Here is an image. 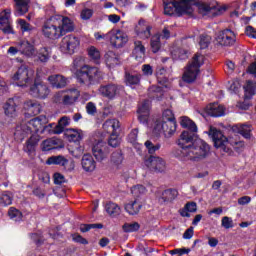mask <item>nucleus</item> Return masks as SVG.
Listing matches in <instances>:
<instances>
[{
	"instance_id": "nucleus-1",
	"label": "nucleus",
	"mask_w": 256,
	"mask_h": 256,
	"mask_svg": "<svg viewBox=\"0 0 256 256\" xmlns=\"http://www.w3.org/2000/svg\"><path fill=\"white\" fill-rule=\"evenodd\" d=\"M180 125L184 129L178 139V145L181 149H176L173 151L174 157L180 159V161H203L209 157L211 148L207 143L197 138V124L193 122L189 117H180Z\"/></svg>"
},
{
	"instance_id": "nucleus-2",
	"label": "nucleus",
	"mask_w": 256,
	"mask_h": 256,
	"mask_svg": "<svg viewBox=\"0 0 256 256\" xmlns=\"http://www.w3.org/2000/svg\"><path fill=\"white\" fill-rule=\"evenodd\" d=\"M74 29L75 25L71 18L65 16H52L44 22L42 26V35L46 37V39L57 41V39H61L63 35L71 33Z\"/></svg>"
},
{
	"instance_id": "nucleus-3",
	"label": "nucleus",
	"mask_w": 256,
	"mask_h": 256,
	"mask_svg": "<svg viewBox=\"0 0 256 256\" xmlns=\"http://www.w3.org/2000/svg\"><path fill=\"white\" fill-rule=\"evenodd\" d=\"M208 135L211 137L214 147L220 149V151H223L224 153H231V147L238 153H241V151L245 149V142L238 140L237 136L227 138L223 135L221 130H218L213 126L210 127Z\"/></svg>"
},
{
	"instance_id": "nucleus-4",
	"label": "nucleus",
	"mask_w": 256,
	"mask_h": 256,
	"mask_svg": "<svg viewBox=\"0 0 256 256\" xmlns=\"http://www.w3.org/2000/svg\"><path fill=\"white\" fill-rule=\"evenodd\" d=\"M81 63H83V59L81 58H76L74 60V67H80V69L75 72L78 83L85 85L86 87L97 85V83L103 79V71L95 66H81Z\"/></svg>"
},
{
	"instance_id": "nucleus-5",
	"label": "nucleus",
	"mask_w": 256,
	"mask_h": 256,
	"mask_svg": "<svg viewBox=\"0 0 256 256\" xmlns=\"http://www.w3.org/2000/svg\"><path fill=\"white\" fill-rule=\"evenodd\" d=\"M195 0H178L167 2L164 0V13L165 15H189L193 13V6Z\"/></svg>"
},
{
	"instance_id": "nucleus-6",
	"label": "nucleus",
	"mask_w": 256,
	"mask_h": 256,
	"mask_svg": "<svg viewBox=\"0 0 256 256\" xmlns=\"http://www.w3.org/2000/svg\"><path fill=\"white\" fill-rule=\"evenodd\" d=\"M204 63L205 56H203V54L196 53L184 71L182 77L183 81H185V83H193V81L197 79V75H199V69Z\"/></svg>"
},
{
	"instance_id": "nucleus-7",
	"label": "nucleus",
	"mask_w": 256,
	"mask_h": 256,
	"mask_svg": "<svg viewBox=\"0 0 256 256\" xmlns=\"http://www.w3.org/2000/svg\"><path fill=\"white\" fill-rule=\"evenodd\" d=\"M33 77H35V71L23 65L18 68L12 79L18 87H27V85L32 83Z\"/></svg>"
},
{
	"instance_id": "nucleus-8",
	"label": "nucleus",
	"mask_w": 256,
	"mask_h": 256,
	"mask_svg": "<svg viewBox=\"0 0 256 256\" xmlns=\"http://www.w3.org/2000/svg\"><path fill=\"white\" fill-rule=\"evenodd\" d=\"M80 45L81 40L77 36L66 35L60 42V51L65 55H74V53H77Z\"/></svg>"
},
{
	"instance_id": "nucleus-9",
	"label": "nucleus",
	"mask_w": 256,
	"mask_h": 256,
	"mask_svg": "<svg viewBox=\"0 0 256 256\" xmlns=\"http://www.w3.org/2000/svg\"><path fill=\"white\" fill-rule=\"evenodd\" d=\"M177 131L176 121H156L153 127L154 135L164 134L165 137H171Z\"/></svg>"
},
{
	"instance_id": "nucleus-10",
	"label": "nucleus",
	"mask_w": 256,
	"mask_h": 256,
	"mask_svg": "<svg viewBox=\"0 0 256 256\" xmlns=\"http://www.w3.org/2000/svg\"><path fill=\"white\" fill-rule=\"evenodd\" d=\"M107 36L110 45L115 47V49H121L129 42V36L122 30H110Z\"/></svg>"
},
{
	"instance_id": "nucleus-11",
	"label": "nucleus",
	"mask_w": 256,
	"mask_h": 256,
	"mask_svg": "<svg viewBox=\"0 0 256 256\" xmlns=\"http://www.w3.org/2000/svg\"><path fill=\"white\" fill-rule=\"evenodd\" d=\"M216 41L218 45L231 47V45H235L237 35L231 29H225L217 34Z\"/></svg>"
},
{
	"instance_id": "nucleus-12",
	"label": "nucleus",
	"mask_w": 256,
	"mask_h": 256,
	"mask_svg": "<svg viewBox=\"0 0 256 256\" xmlns=\"http://www.w3.org/2000/svg\"><path fill=\"white\" fill-rule=\"evenodd\" d=\"M29 93L32 97H36L37 99H47V97H49L50 90L47 85L39 81V78H36L34 85L30 87Z\"/></svg>"
},
{
	"instance_id": "nucleus-13",
	"label": "nucleus",
	"mask_w": 256,
	"mask_h": 256,
	"mask_svg": "<svg viewBox=\"0 0 256 256\" xmlns=\"http://www.w3.org/2000/svg\"><path fill=\"white\" fill-rule=\"evenodd\" d=\"M144 163L150 171H156L157 173H163L167 167L165 160L159 156H150Z\"/></svg>"
},
{
	"instance_id": "nucleus-14",
	"label": "nucleus",
	"mask_w": 256,
	"mask_h": 256,
	"mask_svg": "<svg viewBox=\"0 0 256 256\" xmlns=\"http://www.w3.org/2000/svg\"><path fill=\"white\" fill-rule=\"evenodd\" d=\"M48 121L49 120H47V116L45 115L38 116L28 121L26 125L29 129L30 135L32 133H39V131L45 128V125H47Z\"/></svg>"
},
{
	"instance_id": "nucleus-15",
	"label": "nucleus",
	"mask_w": 256,
	"mask_h": 256,
	"mask_svg": "<svg viewBox=\"0 0 256 256\" xmlns=\"http://www.w3.org/2000/svg\"><path fill=\"white\" fill-rule=\"evenodd\" d=\"M170 33L167 28H165L162 31V34H155L151 37L150 40V47L153 53H158V51L161 49V44L165 39H169Z\"/></svg>"
},
{
	"instance_id": "nucleus-16",
	"label": "nucleus",
	"mask_w": 256,
	"mask_h": 256,
	"mask_svg": "<svg viewBox=\"0 0 256 256\" xmlns=\"http://www.w3.org/2000/svg\"><path fill=\"white\" fill-rule=\"evenodd\" d=\"M120 91H121V88L115 84H108V85L101 86L99 88V93L103 97H107V99H115V97L119 95Z\"/></svg>"
},
{
	"instance_id": "nucleus-17",
	"label": "nucleus",
	"mask_w": 256,
	"mask_h": 256,
	"mask_svg": "<svg viewBox=\"0 0 256 256\" xmlns=\"http://www.w3.org/2000/svg\"><path fill=\"white\" fill-rule=\"evenodd\" d=\"M0 29L4 33H12L13 29L11 28V10L6 9L0 14Z\"/></svg>"
},
{
	"instance_id": "nucleus-18",
	"label": "nucleus",
	"mask_w": 256,
	"mask_h": 256,
	"mask_svg": "<svg viewBox=\"0 0 256 256\" xmlns=\"http://www.w3.org/2000/svg\"><path fill=\"white\" fill-rule=\"evenodd\" d=\"M69 123H71V118L69 116H63L59 119L58 124H50L49 126H46L44 129H52V133L54 135H61L63 131H65V127H68Z\"/></svg>"
},
{
	"instance_id": "nucleus-19",
	"label": "nucleus",
	"mask_w": 256,
	"mask_h": 256,
	"mask_svg": "<svg viewBox=\"0 0 256 256\" xmlns=\"http://www.w3.org/2000/svg\"><path fill=\"white\" fill-rule=\"evenodd\" d=\"M135 33L138 39H149L151 37V26L140 20L135 27Z\"/></svg>"
},
{
	"instance_id": "nucleus-20",
	"label": "nucleus",
	"mask_w": 256,
	"mask_h": 256,
	"mask_svg": "<svg viewBox=\"0 0 256 256\" xmlns=\"http://www.w3.org/2000/svg\"><path fill=\"white\" fill-rule=\"evenodd\" d=\"M149 111H151V101L146 100L138 106V119L140 123H148Z\"/></svg>"
},
{
	"instance_id": "nucleus-21",
	"label": "nucleus",
	"mask_w": 256,
	"mask_h": 256,
	"mask_svg": "<svg viewBox=\"0 0 256 256\" xmlns=\"http://www.w3.org/2000/svg\"><path fill=\"white\" fill-rule=\"evenodd\" d=\"M48 83L56 89H63V87H67L69 84V78L61 74H54L48 77Z\"/></svg>"
},
{
	"instance_id": "nucleus-22",
	"label": "nucleus",
	"mask_w": 256,
	"mask_h": 256,
	"mask_svg": "<svg viewBox=\"0 0 256 256\" xmlns=\"http://www.w3.org/2000/svg\"><path fill=\"white\" fill-rule=\"evenodd\" d=\"M35 51V46H33V44H31L29 41L23 40L19 43V53L24 55V57L33 59V57H35Z\"/></svg>"
},
{
	"instance_id": "nucleus-23",
	"label": "nucleus",
	"mask_w": 256,
	"mask_h": 256,
	"mask_svg": "<svg viewBox=\"0 0 256 256\" xmlns=\"http://www.w3.org/2000/svg\"><path fill=\"white\" fill-rule=\"evenodd\" d=\"M207 115L210 117H223L225 115V106L219 103H212L206 107Z\"/></svg>"
},
{
	"instance_id": "nucleus-24",
	"label": "nucleus",
	"mask_w": 256,
	"mask_h": 256,
	"mask_svg": "<svg viewBox=\"0 0 256 256\" xmlns=\"http://www.w3.org/2000/svg\"><path fill=\"white\" fill-rule=\"evenodd\" d=\"M3 109L4 114L8 119H14V117H17V103H15V99H8L3 106Z\"/></svg>"
},
{
	"instance_id": "nucleus-25",
	"label": "nucleus",
	"mask_w": 256,
	"mask_h": 256,
	"mask_svg": "<svg viewBox=\"0 0 256 256\" xmlns=\"http://www.w3.org/2000/svg\"><path fill=\"white\" fill-rule=\"evenodd\" d=\"M120 128H121V124L117 119L106 120L103 124L104 131H106V133H109L110 135H115L119 133Z\"/></svg>"
},
{
	"instance_id": "nucleus-26",
	"label": "nucleus",
	"mask_w": 256,
	"mask_h": 256,
	"mask_svg": "<svg viewBox=\"0 0 256 256\" xmlns=\"http://www.w3.org/2000/svg\"><path fill=\"white\" fill-rule=\"evenodd\" d=\"M27 135H31V132H29V128L27 126V122H22L16 126L14 137L17 141H23Z\"/></svg>"
},
{
	"instance_id": "nucleus-27",
	"label": "nucleus",
	"mask_w": 256,
	"mask_h": 256,
	"mask_svg": "<svg viewBox=\"0 0 256 256\" xmlns=\"http://www.w3.org/2000/svg\"><path fill=\"white\" fill-rule=\"evenodd\" d=\"M24 109L27 115H39L41 113V104L35 100H29L24 103Z\"/></svg>"
},
{
	"instance_id": "nucleus-28",
	"label": "nucleus",
	"mask_w": 256,
	"mask_h": 256,
	"mask_svg": "<svg viewBox=\"0 0 256 256\" xmlns=\"http://www.w3.org/2000/svg\"><path fill=\"white\" fill-rule=\"evenodd\" d=\"M79 90L77 89H71L66 92V94L63 96L62 103L63 105H73L77 102V99H79Z\"/></svg>"
},
{
	"instance_id": "nucleus-29",
	"label": "nucleus",
	"mask_w": 256,
	"mask_h": 256,
	"mask_svg": "<svg viewBox=\"0 0 256 256\" xmlns=\"http://www.w3.org/2000/svg\"><path fill=\"white\" fill-rule=\"evenodd\" d=\"M103 147H105V142L100 140L92 148L93 155L97 161H103V159L107 158V153L103 151Z\"/></svg>"
},
{
	"instance_id": "nucleus-30",
	"label": "nucleus",
	"mask_w": 256,
	"mask_h": 256,
	"mask_svg": "<svg viewBox=\"0 0 256 256\" xmlns=\"http://www.w3.org/2000/svg\"><path fill=\"white\" fill-rule=\"evenodd\" d=\"M97 167V164L95 163V159H93V156L91 154H85L82 157V168L84 171L92 172L95 171V168Z\"/></svg>"
},
{
	"instance_id": "nucleus-31",
	"label": "nucleus",
	"mask_w": 256,
	"mask_h": 256,
	"mask_svg": "<svg viewBox=\"0 0 256 256\" xmlns=\"http://www.w3.org/2000/svg\"><path fill=\"white\" fill-rule=\"evenodd\" d=\"M143 204L138 200H133L124 205V209L128 215H137L141 211Z\"/></svg>"
},
{
	"instance_id": "nucleus-32",
	"label": "nucleus",
	"mask_w": 256,
	"mask_h": 256,
	"mask_svg": "<svg viewBox=\"0 0 256 256\" xmlns=\"http://www.w3.org/2000/svg\"><path fill=\"white\" fill-rule=\"evenodd\" d=\"M133 55L136 61H143L145 59V46L142 41L135 40Z\"/></svg>"
},
{
	"instance_id": "nucleus-33",
	"label": "nucleus",
	"mask_w": 256,
	"mask_h": 256,
	"mask_svg": "<svg viewBox=\"0 0 256 256\" xmlns=\"http://www.w3.org/2000/svg\"><path fill=\"white\" fill-rule=\"evenodd\" d=\"M225 10V8H223ZM222 8L216 2L210 4H201L199 6V11L203 15H209V13H216V11H221Z\"/></svg>"
},
{
	"instance_id": "nucleus-34",
	"label": "nucleus",
	"mask_w": 256,
	"mask_h": 256,
	"mask_svg": "<svg viewBox=\"0 0 256 256\" xmlns=\"http://www.w3.org/2000/svg\"><path fill=\"white\" fill-rule=\"evenodd\" d=\"M39 143V135L33 134L30 139L26 142V145L24 147V151H26L29 155L35 154V147H37V144Z\"/></svg>"
},
{
	"instance_id": "nucleus-35",
	"label": "nucleus",
	"mask_w": 256,
	"mask_h": 256,
	"mask_svg": "<svg viewBox=\"0 0 256 256\" xmlns=\"http://www.w3.org/2000/svg\"><path fill=\"white\" fill-rule=\"evenodd\" d=\"M49 57H51L49 49L44 47L40 48L38 51L36 50L32 59H34V61H40V63H47L49 61Z\"/></svg>"
},
{
	"instance_id": "nucleus-36",
	"label": "nucleus",
	"mask_w": 256,
	"mask_h": 256,
	"mask_svg": "<svg viewBox=\"0 0 256 256\" xmlns=\"http://www.w3.org/2000/svg\"><path fill=\"white\" fill-rule=\"evenodd\" d=\"M61 143L60 139L57 138H49L42 142L41 149L42 151H51L52 149H57Z\"/></svg>"
},
{
	"instance_id": "nucleus-37",
	"label": "nucleus",
	"mask_w": 256,
	"mask_h": 256,
	"mask_svg": "<svg viewBox=\"0 0 256 256\" xmlns=\"http://www.w3.org/2000/svg\"><path fill=\"white\" fill-rule=\"evenodd\" d=\"M64 135L65 137L68 138V141H73L74 143L77 141H81V139H83V134L81 130L77 129H67Z\"/></svg>"
},
{
	"instance_id": "nucleus-38",
	"label": "nucleus",
	"mask_w": 256,
	"mask_h": 256,
	"mask_svg": "<svg viewBox=\"0 0 256 256\" xmlns=\"http://www.w3.org/2000/svg\"><path fill=\"white\" fill-rule=\"evenodd\" d=\"M105 211L110 215V217H117L121 215V207L115 202H107L105 205Z\"/></svg>"
},
{
	"instance_id": "nucleus-39",
	"label": "nucleus",
	"mask_w": 256,
	"mask_h": 256,
	"mask_svg": "<svg viewBox=\"0 0 256 256\" xmlns=\"http://www.w3.org/2000/svg\"><path fill=\"white\" fill-rule=\"evenodd\" d=\"M16 3V14L21 16L29 11L30 0H14Z\"/></svg>"
},
{
	"instance_id": "nucleus-40",
	"label": "nucleus",
	"mask_w": 256,
	"mask_h": 256,
	"mask_svg": "<svg viewBox=\"0 0 256 256\" xmlns=\"http://www.w3.org/2000/svg\"><path fill=\"white\" fill-rule=\"evenodd\" d=\"M87 53L89 59H91L94 63L101 62V51L97 49L95 46H90L87 48Z\"/></svg>"
},
{
	"instance_id": "nucleus-41",
	"label": "nucleus",
	"mask_w": 256,
	"mask_h": 256,
	"mask_svg": "<svg viewBox=\"0 0 256 256\" xmlns=\"http://www.w3.org/2000/svg\"><path fill=\"white\" fill-rule=\"evenodd\" d=\"M105 60L108 67H115V65H119V56H117L113 51L106 53Z\"/></svg>"
},
{
	"instance_id": "nucleus-42",
	"label": "nucleus",
	"mask_w": 256,
	"mask_h": 256,
	"mask_svg": "<svg viewBox=\"0 0 256 256\" xmlns=\"http://www.w3.org/2000/svg\"><path fill=\"white\" fill-rule=\"evenodd\" d=\"M244 91H245V99H251L253 95L256 93V83L248 80L246 82V85L244 86Z\"/></svg>"
},
{
	"instance_id": "nucleus-43",
	"label": "nucleus",
	"mask_w": 256,
	"mask_h": 256,
	"mask_svg": "<svg viewBox=\"0 0 256 256\" xmlns=\"http://www.w3.org/2000/svg\"><path fill=\"white\" fill-rule=\"evenodd\" d=\"M125 81L126 85H129V87H133V85H139L141 82V74H125Z\"/></svg>"
},
{
	"instance_id": "nucleus-44",
	"label": "nucleus",
	"mask_w": 256,
	"mask_h": 256,
	"mask_svg": "<svg viewBox=\"0 0 256 256\" xmlns=\"http://www.w3.org/2000/svg\"><path fill=\"white\" fill-rule=\"evenodd\" d=\"M47 165H62L65 167L67 165V159L63 156H51L46 161Z\"/></svg>"
},
{
	"instance_id": "nucleus-45",
	"label": "nucleus",
	"mask_w": 256,
	"mask_h": 256,
	"mask_svg": "<svg viewBox=\"0 0 256 256\" xmlns=\"http://www.w3.org/2000/svg\"><path fill=\"white\" fill-rule=\"evenodd\" d=\"M178 195L179 192L177 189H167L162 193V199H164V201H175Z\"/></svg>"
},
{
	"instance_id": "nucleus-46",
	"label": "nucleus",
	"mask_w": 256,
	"mask_h": 256,
	"mask_svg": "<svg viewBox=\"0 0 256 256\" xmlns=\"http://www.w3.org/2000/svg\"><path fill=\"white\" fill-rule=\"evenodd\" d=\"M140 225L137 222H132V223H125L122 226V229L125 233H133L135 231H139Z\"/></svg>"
},
{
	"instance_id": "nucleus-47",
	"label": "nucleus",
	"mask_w": 256,
	"mask_h": 256,
	"mask_svg": "<svg viewBox=\"0 0 256 256\" xmlns=\"http://www.w3.org/2000/svg\"><path fill=\"white\" fill-rule=\"evenodd\" d=\"M111 163L114 164L115 167H119V165L123 163V154L121 153V151H116L112 153Z\"/></svg>"
},
{
	"instance_id": "nucleus-48",
	"label": "nucleus",
	"mask_w": 256,
	"mask_h": 256,
	"mask_svg": "<svg viewBox=\"0 0 256 256\" xmlns=\"http://www.w3.org/2000/svg\"><path fill=\"white\" fill-rule=\"evenodd\" d=\"M131 193L134 197H141L147 193V188L143 185H136L131 188Z\"/></svg>"
},
{
	"instance_id": "nucleus-49",
	"label": "nucleus",
	"mask_w": 256,
	"mask_h": 256,
	"mask_svg": "<svg viewBox=\"0 0 256 256\" xmlns=\"http://www.w3.org/2000/svg\"><path fill=\"white\" fill-rule=\"evenodd\" d=\"M8 215L10 219H13V221H22L23 220V214L21 211L15 209V208H10L8 211Z\"/></svg>"
},
{
	"instance_id": "nucleus-50",
	"label": "nucleus",
	"mask_w": 256,
	"mask_h": 256,
	"mask_svg": "<svg viewBox=\"0 0 256 256\" xmlns=\"http://www.w3.org/2000/svg\"><path fill=\"white\" fill-rule=\"evenodd\" d=\"M238 133H240V135L244 136L245 139H249V137H251V126H249L247 124H241L238 127Z\"/></svg>"
},
{
	"instance_id": "nucleus-51",
	"label": "nucleus",
	"mask_w": 256,
	"mask_h": 256,
	"mask_svg": "<svg viewBox=\"0 0 256 256\" xmlns=\"http://www.w3.org/2000/svg\"><path fill=\"white\" fill-rule=\"evenodd\" d=\"M144 145L150 155H153V153H156V151H159L161 149L160 144H154L151 142V140L146 141Z\"/></svg>"
},
{
	"instance_id": "nucleus-52",
	"label": "nucleus",
	"mask_w": 256,
	"mask_h": 256,
	"mask_svg": "<svg viewBox=\"0 0 256 256\" xmlns=\"http://www.w3.org/2000/svg\"><path fill=\"white\" fill-rule=\"evenodd\" d=\"M137 135H139V130L133 129L128 135V141L139 149V147H141V144L137 143Z\"/></svg>"
},
{
	"instance_id": "nucleus-53",
	"label": "nucleus",
	"mask_w": 256,
	"mask_h": 256,
	"mask_svg": "<svg viewBox=\"0 0 256 256\" xmlns=\"http://www.w3.org/2000/svg\"><path fill=\"white\" fill-rule=\"evenodd\" d=\"M13 203V197L8 192H5L0 196V205L3 207H7V205H11Z\"/></svg>"
},
{
	"instance_id": "nucleus-54",
	"label": "nucleus",
	"mask_w": 256,
	"mask_h": 256,
	"mask_svg": "<svg viewBox=\"0 0 256 256\" xmlns=\"http://www.w3.org/2000/svg\"><path fill=\"white\" fill-rule=\"evenodd\" d=\"M91 229H103V224H81L80 231L82 233H87V231H91Z\"/></svg>"
},
{
	"instance_id": "nucleus-55",
	"label": "nucleus",
	"mask_w": 256,
	"mask_h": 256,
	"mask_svg": "<svg viewBox=\"0 0 256 256\" xmlns=\"http://www.w3.org/2000/svg\"><path fill=\"white\" fill-rule=\"evenodd\" d=\"M156 77L158 80V83H167V70L165 68H160L156 72Z\"/></svg>"
},
{
	"instance_id": "nucleus-56",
	"label": "nucleus",
	"mask_w": 256,
	"mask_h": 256,
	"mask_svg": "<svg viewBox=\"0 0 256 256\" xmlns=\"http://www.w3.org/2000/svg\"><path fill=\"white\" fill-rule=\"evenodd\" d=\"M221 225L224 227V229H233L235 227L233 223V218L229 216H224L221 220Z\"/></svg>"
},
{
	"instance_id": "nucleus-57",
	"label": "nucleus",
	"mask_w": 256,
	"mask_h": 256,
	"mask_svg": "<svg viewBox=\"0 0 256 256\" xmlns=\"http://www.w3.org/2000/svg\"><path fill=\"white\" fill-rule=\"evenodd\" d=\"M210 43H211V36L209 35L200 36V41H199L200 49H207Z\"/></svg>"
},
{
	"instance_id": "nucleus-58",
	"label": "nucleus",
	"mask_w": 256,
	"mask_h": 256,
	"mask_svg": "<svg viewBox=\"0 0 256 256\" xmlns=\"http://www.w3.org/2000/svg\"><path fill=\"white\" fill-rule=\"evenodd\" d=\"M93 9L91 8H84L82 9L81 13H80V17L83 21H89V19H91V17H93Z\"/></svg>"
},
{
	"instance_id": "nucleus-59",
	"label": "nucleus",
	"mask_w": 256,
	"mask_h": 256,
	"mask_svg": "<svg viewBox=\"0 0 256 256\" xmlns=\"http://www.w3.org/2000/svg\"><path fill=\"white\" fill-rule=\"evenodd\" d=\"M188 53L189 52L187 50L180 49L176 52H172V57L174 59L184 60V59H187V57H189Z\"/></svg>"
},
{
	"instance_id": "nucleus-60",
	"label": "nucleus",
	"mask_w": 256,
	"mask_h": 256,
	"mask_svg": "<svg viewBox=\"0 0 256 256\" xmlns=\"http://www.w3.org/2000/svg\"><path fill=\"white\" fill-rule=\"evenodd\" d=\"M156 121H175V116L173 115V111L167 109L162 114V119Z\"/></svg>"
},
{
	"instance_id": "nucleus-61",
	"label": "nucleus",
	"mask_w": 256,
	"mask_h": 256,
	"mask_svg": "<svg viewBox=\"0 0 256 256\" xmlns=\"http://www.w3.org/2000/svg\"><path fill=\"white\" fill-rule=\"evenodd\" d=\"M108 145H110V147H118L119 146V133L110 134V138L108 140Z\"/></svg>"
},
{
	"instance_id": "nucleus-62",
	"label": "nucleus",
	"mask_w": 256,
	"mask_h": 256,
	"mask_svg": "<svg viewBox=\"0 0 256 256\" xmlns=\"http://www.w3.org/2000/svg\"><path fill=\"white\" fill-rule=\"evenodd\" d=\"M86 111L88 115H95L97 113V106L93 102H88L86 104Z\"/></svg>"
},
{
	"instance_id": "nucleus-63",
	"label": "nucleus",
	"mask_w": 256,
	"mask_h": 256,
	"mask_svg": "<svg viewBox=\"0 0 256 256\" xmlns=\"http://www.w3.org/2000/svg\"><path fill=\"white\" fill-rule=\"evenodd\" d=\"M142 73L146 77H151L153 75V67L149 64L142 65Z\"/></svg>"
},
{
	"instance_id": "nucleus-64",
	"label": "nucleus",
	"mask_w": 256,
	"mask_h": 256,
	"mask_svg": "<svg viewBox=\"0 0 256 256\" xmlns=\"http://www.w3.org/2000/svg\"><path fill=\"white\" fill-rule=\"evenodd\" d=\"M245 33L248 37H251L252 39H256V30L253 28V26H247Z\"/></svg>"
}]
</instances>
